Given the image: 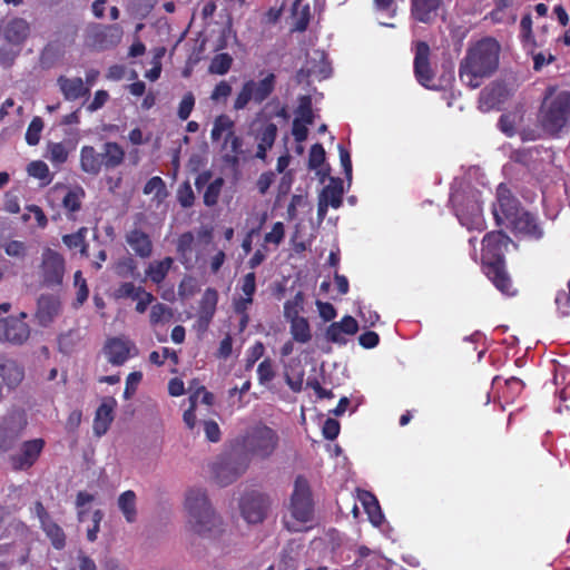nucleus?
Returning a JSON list of instances; mask_svg holds the SVG:
<instances>
[{"instance_id":"obj_1","label":"nucleus","mask_w":570,"mask_h":570,"mask_svg":"<svg viewBox=\"0 0 570 570\" xmlns=\"http://www.w3.org/2000/svg\"><path fill=\"white\" fill-rule=\"evenodd\" d=\"M501 47L493 38H483L471 46L461 60L459 77L468 87L479 88L499 67Z\"/></svg>"},{"instance_id":"obj_2","label":"nucleus","mask_w":570,"mask_h":570,"mask_svg":"<svg viewBox=\"0 0 570 570\" xmlns=\"http://www.w3.org/2000/svg\"><path fill=\"white\" fill-rule=\"evenodd\" d=\"M511 243V238L502 230L487 233L482 239L483 272L505 296H514L518 292L505 268L504 253Z\"/></svg>"},{"instance_id":"obj_3","label":"nucleus","mask_w":570,"mask_h":570,"mask_svg":"<svg viewBox=\"0 0 570 570\" xmlns=\"http://www.w3.org/2000/svg\"><path fill=\"white\" fill-rule=\"evenodd\" d=\"M184 505L188 515L187 524L195 534L212 538L222 533L223 522L214 511L205 490L189 489Z\"/></svg>"},{"instance_id":"obj_4","label":"nucleus","mask_w":570,"mask_h":570,"mask_svg":"<svg viewBox=\"0 0 570 570\" xmlns=\"http://www.w3.org/2000/svg\"><path fill=\"white\" fill-rule=\"evenodd\" d=\"M538 121L547 134L558 136L570 122V91L556 86L547 87Z\"/></svg>"},{"instance_id":"obj_5","label":"nucleus","mask_w":570,"mask_h":570,"mask_svg":"<svg viewBox=\"0 0 570 570\" xmlns=\"http://www.w3.org/2000/svg\"><path fill=\"white\" fill-rule=\"evenodd\" d=\"M125 157V149L116 141H106L100 153L94 146L85 145L80 149V169L88 175L98 176L102 169L119 167Z\"/></svg>"},{"instance_id":"obj_6","label":"nucleus","mask_w":570,"mask_h":570,"mask_svg":"<svg viewBox=\"0 0 570 570\" xmlns=\"http://www.w3.org/2000/svg\"><path fill=\"white\" fill-rule=\"evenodd\" d=\"M242 444L252 456L266 460L278 448L279 436L274 429L264 423H257L246 431Z\"/></svg>"},{"instance_id":"obj_7","label":"nucleus","mask_w":570,"mask_h":570,"mask_svg":"<svg viewBox=\"0 0 570 570\" xmlns=\"http://www.w3.org/2000/svg\"><path fill=\"white\" fill-rule=\"evenodd\" d=\"M453 210L460 224L469 230L482 232L487 224L476 194L455 193L451 196Z\"/></svg>"},{"instance_id":"obj_8","label":"nucleus","mask_w":570,"mask_h":570,"mask_svg":"<svg viewBox=\"0 0 570 570\" xmlns=\"http://www.w3.org/2000/svg\"><path fill=\"white\" fill-rule=\"evenodd\" d=\"M431 49L428 42L416 41L414 45L413 70L416 81L424 88L430 90L443 89L446 85L454 80V75L450 71L441 77L444 85L434 82V71L430 63Z\"/></svg>"},{"instance_id":"obj_9","label":"nucleus","mask_w":570,"mask_h":570,"mask_svg":"<svg viewBox=\"0 0 570 570\" xmlns=\"http://www.w3.org/2000/svg\"><path fill=\"white\" fill-rule=\"evenodd\" d=\"M275 87L276 76L273 72H268L259 81L246 80L234 100L233 109L244 110L250 101L256 105L263 104L274 92Z\"/></svg>"},{"instance_id":"obj_10","label":"nucleus","mask_w":570,"mask_h":570,"mask_svg":"<svg viewBox=\"0 0 570 570\" xmlns=\"http://www.w3.org/2000/svg\"><path fill=\"white\" fill-rule=\"evenodd\" d=\"M66 273L65 257L57 250L46 247L38 265V277L41 286L56 288L62 285Z\"/></svg>"},{"instance_id":"obj_11","label":"nucleus","mask_w":570,"mask_h":570,"mask_svg":"<svg viewBox=\"0 0 570 570\" xmlns=\"http://www.w3.org/2000/svg\"><path fill=\"white\" fill-rule=\"evenodd\" d=\"M289 511L292 517L302 523H306L313 519L314 502L308 481L298 475L294 482L293 493L289 501Z\"/></svg>"},{"instance_id":"obj_12","label":"nucleus","mask_w":570,"mask_h":570,"mask_svg":"<svg viewBox=\"0 0 570 570\" xmlns=\"http://www.w3.org/2000/svg\"><path fill=\"white\" fill-rule=\"evenodd\" d=\"M524 209L508 186L501 183L497 188V200L492 205V214L498 226L509 227Z\"/></svg>"},{"instance_id":"obj_13","label":"nucleus","mask_w":570,"mask_h":570,"mask_svg":"<svg viewBox=\"0 0 570 570\" xmlns=\"http://www.w3.org/2000/svg\"><path fill=\"white\" fill-rule=\"evenodd\" d=\"M28 424L23 410H12L0 417V450L9 451Z\"/></svg>"},{"instance_id":"obj_14","label":"nucleus","mask_w":570,"mask_h":570,"mask_svg":"<svg viewBox=\"0 0 570 570\" xmlns=\"http://www.w3.org/2000/svg\"><path fill=\"white\" fill-rule=\"evenodd\" d=\"M122 33V28L118 23L92 24L87 30L86 46L97 51L108 50L121 41Z\"/></svg>"},{"instance_id":"obj_15","label":"nucleus","mask_w":570,"mask_h":570,"mask_svg":"<svg viewBox=\"0 0 570 570\" xmlns=\"http://www.w3.org/2000/svg\"><path fill=\"white\" fill-rule=\"evenodd\" d=\"M27 314L0 318V342L11 345H22L30 337V326L24 322Z\"/></svg>"},{"instance_id":"obj_16","label":"nucleus","mask_w":570,"mask_h":570,"mask_svg":"<svg viewBox=\"0 0 570 570\" xmlns=\"http://www.w3.org/2000/svg\"><path fill=\"white\" fill-rule=\"evenodd\" d=\"M269 503L266 494L252 491L240 499L239 509L246 522L256 524L264 521Z\"/></svg>"},{"instance_id":"obj_17","label":"nucleus","mask_w":570,"mask_h":570,"mask_svg":"<svg viewBox=\"0 0 570 570\" xmlns=\"http://www.w3.org/2000/svg\"><path fill=\"white\" fill-rule=\"evenodd\" d=\"M45 445V440L40 438L24 441L21 444L20 453L10 456V464L12 470H29L39 459Z\"/></svg>"},{"instance_id":"obj_18","label":"nucleus","mask_w":570,"mask_h":570,"mask_svg":"<svg viewBox=\"0 0 570 570\" xmlns=\"http://www.w3.org/2000/svg\"><path fill=\"white\" fill-rule=\"evenodd\" d=\"M104 352L108 362L115 366L125 364L129 357L138 354L135 343L120 337H111L107 340L104 346Z\"/></svg>"},{"instance_id":"obj_19","label":"nucleus","mask_w":570,"mask_h":570,"mask_svg":"<svg viewBox=\"0 0 570 570\" xmlns=\"http://www.w3.org/2000/svg\"><path fill=\"white\" fill-rule=\"evenodd\" d=\"M509 228L517 235L528 239L539 240L543 237V228L538 222L537 216L530 212L523 210Z\"/></svg>"},{"instance_id":"obj_20","label":"nucleus","mask_w":570,"mask_h":570,"mask_svg":"<svg viewBox=\"0 0 570 570\" xmlns=\"http://www.w3.org/2000/svg\"><path fill=\"white\" fill-rule=\"evenodd\" d=\"M357 331V321L353 316L346 315L340 322H333L327 327L325 337L328 342L344 345L347 342L345 335H354Z\"/></svg>"},{"instance_id":"obj_21","label":"nucleus","mask_w":570,"mask_h":570,"mask_svg":"<svg viewBox=\"0 0 570 570\" xmlns=\"http://www.w3.org/2000/svg\"><path fill=\"white\" fill-rule=\"evenodd\" d=\"M0 377L9 387H17L24 377V368L16 360L0 354Z\"/></svg>"},{"instance_id":"obj_22","label":"nucleus","mask_w":570,"mask_h":570,"mask_svg":"<svg viewBox=\"0 0 570 570\" xmlns=\"http://www.w3.org/2000/svg\"><path fill=\"white\" fill-rule=\"evenodd\" d=\"M57 85L67 101H75L89 96V87L85 86V82L80 77L69 78L66 76H59Z\"/></svg>"},{"instance_id":"obj_23","label":"nucleus","mask_w":570,"mask_h":570,"mask_svg":"<svg viewBox=\"0 0 570 570\" xmlns=\"http://www.w3.org/2000/svg\"><path fill=\"white\" fill-rule=\"evenodd\" d=\"M3 38L13 46H21L30 33V26L22 18H13L1 27Z\"/></svg>"},{"instance_id":"obj_24","label":"nucleus","mask_w":570,"mask_h":570,"mask_svg":"<svg viewBox=\"0 0 570 570\" xmlns=\"http://www.w3.org/2000/svg\"><path fill=\"white\" fill-rule=\"evenodd\" d=\"M116 405V400L108 397L96 410L92 429L97 436H101L108 431L114 421V410Z\"/></svg>"},{"instance_id":"obj_25","label":"nucleus","mask_w":570,"mask_h":570,"mask_svg":"<svg viewBox=\"0 0 570 570\" xmlns=\"http://www.w3.org/2000/svg\"><path fill=\"white\" fill-rule=\"evenodd\" d=\"M243 138L234 132L226 134L222 145L223 150H228L222 156L224 164L232 168L239 165V156L243 154Z\"/></svg>"},{"instance_id":"obj_26","label":"nucleus","mask_w":570,"mask_h":570,"mask_svg":"<svg viewBox=\"0 0 570 570\" xmlns=\"http://www.w3.org/2000/svg\"><path fill=\"white\" fill-rule=\"evenodd\" d=\"M126 242L140 258H149L153 254V242L147 233L134 228L126 235Z\"/></svg>"},{"instance_id":"obj_27","label":"nucleus","mask_w":570,"mask_h":570,"mask_svg":"<svg viewBox=\"0 0 570 570\" xmlns=\"http://www.w3.org/2000/svg\"><path fill=\"white\" fill-rule=\"evenodd\" d=\"M60 309V302L52 295H41L37 302L36 317L42 326L50 324Z\"/></svg>"},{"instance_id":"obj_28","label":"nucleus","mask_w":570,"mask_h":570,"mask_svg":"<svg viewBox=\"0 0 570 570\" xmlns=\"http://www.w3.org/2000/svg\"><path fill=\"white\" fill-rule=\"evenodd\" d=\"M218 303V293L215 288L205 289L199 302L198 323L203 327H207L212 322Z\"/></svg>"},{"instance_id":"obj_29","label":"nucleus","mask_w":570,"mask_h":570,"mask_svg":"<svg viewBox=\"0 0 570 570\" xmlns=\"http://www.w3.org/2000/svg\"><path fill=\"white\" fill-rule=\"evenodd\" d=\"M237 289L240 292V295L234 297L233 305H239L240 309H244L245 306H250L256 293V274L254 272L245 274L238 281Z\"/></svg>"},{"instance_id":"obj_30","label":"nucleus","mask_w":570,"mask_h":570,"mask_svg":"<svg viewBox=\"0 0 570 570\" xmlns=\"http://www.w3.org/2000/svg\"><path fill=\"white\" fill-rule=\"evenodd\" d=\"M277 137V126L274 122L266 124L257 134V150L255 157L265 160L267 151L273 147Z\"/></svg>"},{"instance_id":"obj_31","label":"nucleus","mask_w":570,"mask_h":570,"mask_svg":"<svg viewBox=\"0 0 570 570\" xmlns=\"http://www.w3.org/2000/svg\"><path fill=\"white\" fill-rule=\"evenodd\" d=\"M85 197L86 191L80 186L73 187L66 193L62 198V207L69 220H76V213L81 209Z\"/></svg>"},{"instance_id":"obj_32","label":"nucleus","mask_w":570,"mask_h":570,"mask_svg":"<svg viewBox=\"0 0 570 570\" xmlns=\"http://www.w3.org/2000/svg\"><path fill=\"white\" fill-rule=\"evenodd\" d=\"M247 468L248 463L245 461L223 464L216 470L217 482L222 487L228 485L242 475Z\"/></svg>"},{"instance_id":"obj_33","label":"nucleus","mask_w":570,"mask_h":570,"mask_svg":"<svg viewBox=\"0 0 570 570\" xmlns=\"http://www.w3.org/2000/svg\"><path fill=\"white\" fill-rule=\"evenodd\" d=\"M442 0H412V16L420 22L428 23L433 19Z\"/></svg>"},{"instance_id":"obj_34","label":"nucleus","mask_w":570,"mask_h":570,"mask_svg":"<svg viewBox=\"0 0 570 570\" xmlns=\"http://www.w3.org/2000/svg\"><path fill=\"white\" fill-rule=\"evenodd\" d=\"M343 181L340 178H331L330 184L322 189L318 198L337 209L343 204Z\"/></svg>"},{"instance_id":"obj_35","label":"nucleus","mask_w":570,"mask_h":570,"mask_svg":"<svg viewBox=\"0 0 570 570\" xmlns=\"http://www.w3.org/2000/svg\"><path fill=\"white\" fill-rule=\"evenodd\" d=\"M358 499H360L361 503L363 504L364 510L367 513L371 523H373L376 527L381 525L383 522L384 515L381 511V507L379 504L376 497L374 494H372L371 492L363 490L358 493Z\"/></svg>"},{"instance_id":"obj_36","label":"nucleus","mask_w":570,"mask_h":570,"mask_svg":"<svg viewBox=\"0 0 570 570\" xmlns=\"http://www.w3.org/2000/svg\"><path fill=\"white\" fill-rule=\"evenodd\" d=\"M195 237L191 232L183 233L177 239V255L178 259L185 267H189L193 264V252H194Z\"/></svg>"},{"instance_id":"obj_37","label":"nucleus","mask_w":570,"mask_h":570,"mask_svg":"<svg viewBox=\"0 0 570 570\" xmlns=\"http://www.w3.org/2000/svg\"><path fill=\"white\" fill-rule=\"evenodd\" d=\"M174 259L171 257H165L161 261L153 262L146 269V275L155 284H160L167 276Z\"/></svg>"},{"instance_id":"obj_38","label":"nucleus","mask_w":570,"mask_h":570,"mask_svg":"<svg viewBox=\"0 0 570 570\" xmlns=\"http://www.w3.org/2000/svg\"><path fill=\"white\" fill-rule=\"evenodd\" d=\"M118 507L127 522L132 523L136 521V493L132 490H127L119 495Z\"/></svg>"},{"instance_id":"obj_39","label":"nucleus","mask_w":570,"mask_h":570,"mask_svg":"<svg viewBox=\"0 0 570 570\" xmlns=\"http://www.w3.org/2000/svg\"><path fill=\"white\" fill-rule=\"evenodd\" d=\"M41 525L53 548L58 550L63 549L66 546V534L62 528L50 520H41Z\"/></svg>"},{"instance_id":"obj_40","label":"nucleus","mask_w":570,"mask_h":570,"mask_svg":"<svg viewBox=\"0 0 570 570\" xmlns=\"http://www.w3.org/2000/svg\"><path fill=\"white\" fill-rule=\"evenodd\" d=\"M502 87L491 86L485 87L480 94V105L485 110L498 108L502 102Z\"/></svg>"},{"instance_id":"obj_41","label":"nucleus","mask_w":570,"mask_h":570,"mask_svg":"<svg viewBox=\"0 0 570 570\" xmlns=\"http://www.w3.org/2000/svg\"><path fill=\"white\" fill-rule=\"evenodd\" d=\"M235 121L227 115L222 114L218 115L213 122V128L210 130V139L212 141H218L223 134L234 132Z\"/></svg>"},{"instance_id":"obj_42","label":"nucleus","mask_w":570,"mask_h":570,"mask_svg":"<svg viewBox=\"0 0 570 570\" xmlns=\"http://www.w3.org/2000/svg\"><path fill=\"white\" fill-rule=\"evenodd\" d=\"M291 321V334L293 340L298 343H307L312 338L311 327L305 317L294 318Z\"/></svg>"},{"instance_id":"obj_43","label":"nucleus","mask_w":570,"mask_h":570,"mask_svg":"<svg viewBox=\"0 0 570 570\" xmlns=\"http://www.w3.org/2000/svg\"><path fill=\"white\" fill-rule=\"evenodd\" d=\"M494 4V9L490 13L494 22H515L517 16L513 12H505L513 6V0H495Z\"/></svg>"},{"instance_id":"obj_44","label":"nucleus","mask_w":570,"mask_h":570,"mask_svg":"<svg viewBox=\"0 0 570 570\" xmlns=\"http://www.w3.org/2000/svg\"><path fill=\"white\" fill-rule=\"evenodd\" d=\"M225 180L223 177H217L212 180L204 191L203 202L207 207H214L218 204L222 189Z\"/></svg>"},{"instance_id":"obj_45","label":"nucleus","mask_w":570,"mask_h":570,"mask_svg":"<svg viewBox=\"0 0 570 570\" xmlns=\"http://www.w3.org/2000/svg\"><path fill=\"white\" fill-rule=\"evenodd\" d=\"M232 65L233 58L229 53H218L215 55L214 58L212 59L208 67V72L212 75L224 76L230 70Z\"/></svg>"},{"instance_id":"obj_46","label":"nucleus","mask_w":570,"mask_h":570,"mask_svg":"<svg viewBox=\"0 0 570 570\" xmlns=\"http://www.w3.org/2000/svg\"><path fill=\"white\" fill-rule=\"evenodd\" d=\"M171 308L166 304L157 303L154 304L150 308L149 321L153 326L167 323L171 320Z\"/></svg>"},{"instance_id":"obj_47","label":"nucleus","mask_w":570,"mask_h":570,"mask_svg":"<svg viewBox=\"0 0 570 570\" xmlns=\"http://www.w3.org/2000/svg\"><path fill=\"white\" fill-rule=\"evenodd\" d=\"M145 288L142 286H136L132 282L121 283L114 292L116 299H136Z\"/></svg>"},{"instance_id":"obj_48","label":"nucleus","mask_w":570,"mask_h":570,"mask_svg":"<svg viewBox=\"0 0 570 570\" xmlns=\"http://www.w3.org/2000/svg\"><path fill=\"white\" fill-rule=\"evenodd\" d=\"M295 119H301L303 122L309 124V125L314 124L315 117H314L311 96H302L299 98V104L296 109Z\"/></svg>"},{"instance_id":"obj_49","label":"nucleus","mask_w":570,"mask_h":570,"mask_svg":"<svg viewBox=\"0 0 570 570\" xmlns=\"http://www.w3.org/2000/svg\"><path fill=\"white\" fill-rule=\"evenodd\" d=\"M86 234L87 228L81 227L76 233L63 235L62 242L70 249L81 248V253H85L87 248Z\"/></svg>"},{"instance_id":"obj_50","label":"nucleus","mask_w":570,"mask_h":570,"mask_svg":"<svg viewBox=\"0 0 570 570\" xmlns=\"http://www.w3.org/2000/svg\"><path fill=\"white\" fill-rule=\"evenodd\" d=\"M304 295L297 292L292 299L284 303V315L288 320L299 318V311L303 308Z\"/></svg>"},{"instance_id":"obj_51","label":"nucleus","mask_w":570,"mask_h":570,"mask_svg":"<svg viewBox=\"0 0 570 570\" xmlns=\"http://www.w3.org/2000/svg\"><path fill=\"white\" fill-rule=\"evenodd\" d=\"M176 197L183 208H190L194 205L195 194L188 180L179 185Z\"/></svg>"},{"instance_id":"obj_52","label":"nucleus","mask_w":570,"mask_h":570,"mask_svg":"<svg viewBox=\"0 0 570 570\" xmlns=\"http://www.w3.org/2000/svg\"><path fill=\"white\" fill-rule=\"evenodd\" d=\"M47 158L53 165H61L68 159V150L62 142H51L48 146Z\"/></svg>"},{"instance_id":"obj_53","label":"nucleus","mask_w":570,"mask_h":570,"mask_svg":"<svg viewBox=\"0 0 570 570\" xmlns=\"http://www.w3.org/2000/svg\"><path fill=\"white\" fill-rule=\"evenodd\" d=\"M43 128V121L40 117H35L26 131V141L30 146H36L40 140V134Z\"/></svg>"},{"instance_id":"obj_54","label":"nucleus","mask_w":570,"mask_h":570,"mask_svg":"<svg viewBox=\"0 0 570 570\" xmlns=\"http://www.w3.org/2000/svg\"><path fill=\"white\" fill-rule=\"evenodd\" d=\"M265 353V346L261 341H257L252 345L246 353L245 370L250 371L255 363L263 357Z\"/></svg>"},{"instance_id":"obj_55","label":"nucleus","mask_w":570,"mask_h":570,"mask_svg":"<svg viewBox=\"0 0 570 570\" xmlns=\"http://www.w3.org/2000/svg\"><path fill=\"white\" fill-rule=\"evenodd\" d=\"M232 91V85L226 80H220L214 87L209 98L213 102H226Z\"/></svg>"},{"instance_id":"obj_56","label":"nucleus","mask_w":570,"mask_h":570,"mask_svg":"<svg viewBox=\"0 0 570 570\" xmlns=\"http://www.w3.org/2000/svg\"><path fill=\"white\" fill-rule=\"evenodd\" d=\"M28 173L35 178L46 180L47 184L51 181L49 167L41 160L31 161L28 166Z\"/></svg>"},{"instance_id":"obj_57","label":"nucleus","mask_w":570,"mask_h":570,"mask_svg":"<svg viewBox=\"0 0 570 570\" xmlns=\"http://www.w3.org/2000/svg\"><path fill=\"white\" fill-rule=\"evenodd\" d=\"M145 195L154 194L156 197L166 196V185L161 177L154 176L147 180L142 189Z\"/></svg>"},{"instance_id":"obj_58","label":"nucleus","mask_w":570,"mask_h":570,"mask_svg":"<svg viewBox=\"0 0 570 570\" xmlns=\"http://www.w3.org/2000/svg\"><path fill=\"white\" fill-rule=\"evenodd\" d=\"M276 373L271 358H265L257 366V376L261 384L269 383L274 380Z\"/></svg>"},{"instance_id":"obj_59","label":"nucleus","mask_w":570,"mask_h":570,"mask_svg":"<svg viewBox=\"0 0 570 570\" xmlns=\"http://www.w3.org/2000/svg\"><path fill=\"white\" fill-rule=\"evenodd\" d=\"M137 264L132 257H124L116 263L115 271L120 277L127 278L134 276Z\"/></svg>"},{"instance_id":"obj_60","label":"nucleus","mask_w":570,"mask_h":570,"mask_svg":"<svg viewBox=\"0 0 570 570\" xmlns=\"http://www.w3.org/2000/svg\"><path fill=\"white\" fill-rule=\"evenodd\" d=\"M195 107V96L191 91H188L184 95L181 101L178 106V118L180 120H187L194 110Z\"/></svg>"},{"instance_id":"obj_61","label":"nucleus","mask_w":570,"mask_h":570,"mask_svg":"<svg viewBox=\"0 0 570 570\" xmlns=\"http://www.w3.org/2000/svg\"><path fill=\"white\" fill-rule=\"evenodd\" d=\"M325 161V149L322 144H314L309 149L308 168L317 169Z\"/></svg>"},{"instance_id":"obj_62","label":"nucleus","mask_w":570,"mask_h":570,"mask_svg":"<svg viewBox=\"0 0 570 570\" xmlns=\"http://www.w3.org/2000/svg\"><path fill=\"white\" fill-rule=\"evenodd\" d=\"M285 237V227L282 222H276L272 230L266 233L264 236V242L267 244L279 245Z\"/></svg>"},{"instance_id":"obj_63","label":"nucleus","mask_w":570,"mask_h":570,"mask_svg":"<svg viewBox=\"0 0 570 570\" xmlns=\"http://www.w3.org/2000/svg\"><path fill=\"white\" fill-rule=\"evenodd\" d=\"M569 292L560 291L556 296V305L561 316L570 315V282L568 283Z\"/></svg>"},{"instance_id":"obj_64","label":"nucleus","mask_w":570,"mask_h":570,"mask_svg":"<svg viewBox=\"0 0 570 570\" xmlns=\"http://www.w3.org/2000/svg\"><path fill=\"white\" fill-rule=\"evenodd\" d=\"M4 252L11 257L23 258L27 254V246L20 240H10L4 245Z\"/></svg>"}]
</instances>
